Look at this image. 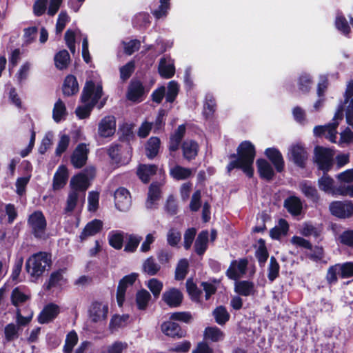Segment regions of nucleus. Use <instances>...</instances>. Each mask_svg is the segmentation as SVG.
I'll return each mask as SVG.
<instances>
[{
	"mask_svg": "<svg viewBox=\"0 0 353 353\" xmlns=\"http://www.w3.org/2000/svg\"><path fill=\"white\" fill-rule=\"evenodd\" d=\"M157 170V167L155 165H141L138 168L137 174L143 182L148 183L150 176L154 175Z\"/></svg>",
	"mask_w": 353,
	"mask_h": 353,
	"instance_id": "obj_35",
	"label": "nucleus"
},
{
	"mask_svg": "<svg viewBox=\"0 0 353 353\" xmlns=\"http://www.w3.org/2000/svg\"><path fill=\"white\" fill-rule=\"evenodd\" d=\"M160 188L158 185L152 184L150 186L148 199L145 203L147 208L152 209L154 207L157 201L160 198Z\"/></svg>",
	"mask_w": 353,
	"mask_h": 353,
	"instance_id": "obj_38",
	"label": "nucleus"
},
{
	"mask_svg": "<svg viewBox=\"0 0 353 353\" xmlns=\"http://www.w3.org/2000/svg\"><path fill=\"white\" fill-rule=\"evenodd\" d=\"M151 299L150 294L146 290H141L136 294V305L139 310H144L147 308Z\"/></svg>",
	"mask_w": 353,
	"mask_h": 353,
	"instance_id": "obj_42",
	"label": "nucleus"
},
{
	"mask_svg": "<svg viewBox=\"0 0 353 353\" xmlns=\"http://www.w3.org/2000/svg\"><path fill=\"white\" fill-rule=\"evenodd\" d=\"M59 313V307L54 303H50L45 306L38 316L40 323H48L52 321Z\"/></svg>",
	"mask_w": 353,
	"mask_h": 353,
	"instance_id": "obj_19",
	"label": "nucleus"
},
{
	"mask_svg": "<svg viewBox=\"0 0 353 353\" xmlns=\"http://www.w3.org/2000/svg\"><path fill=\"white\" fill-rule=\"evenodd\" d=\"M265 155L274 164L277 172H281L284 168V161L281 153L276 148H268L265 152Z\"/></svg>",
	"mask_w": 353,
	"mask_h": 353,
	"instance_id": "obj_24",
	"label": "nucleus"
},
{
	"mask_svg": "<svg viewBox=\"0 0 353 353\" xmlns=\"http://www.w3.org/2000/svg\"><path fill=\"white\" fill-rule=\"evenodd\" d=\"M299 190L305 197L313 202H317L319 200V195L316 188L309 181H303L299 185Z\"/></svg>",
	"mask_w": 353,
	"mask_h": 353,
	"instance_id": "obj_21",
	"label": "nucleus"
},
{
	"mask_svg": "<svg viewBox=\"0 0 353 353\" xmlns=\"http://www.w3.org/2000/svg\"><path fill=\"white\" fill-rule=\"evenodd\" d=\"M343 118V108H339L333 119V122L326 125L325 137L332 143L336 142L337 131L336 128L339 125L338 120H342Z\"/></svg>",
	"mask_w": 353,
	"mask_h": 353,
	"instance_id": "obj_16",
	"label": "nucleus"
},
{
	"mask_svg": "<svg viewBox=\"0 0 353 353\" xmlns=\"http://www.w3.org/2000/svg\"><path fill=\"white\" fill-rule=\"evenodd\" d=\"M68 178L67 168L64 165L59 166L54 175L53 189L57 190L63 188L67 183Z\"/></svg>",
	"mask_w": 353,
	"mask_h": 353,
	"instance_id": "obj_22",
	"label": "nucleus"
},
{
	"mask_svg": "<svg viewBox=\"0 0 353 353\" xmlns=\"http://www.w3.org/2000/svg\"><path fill=\"white\" fill-rule=\"evenodd\" d=\"M284 207L291 214L299 215L302 211L303 204L298 196L292 195L284 201Z\"/></svg>",
	"mask_w": 353,
	"mask_h": 353,
	"instance_id": "obj_23",
	"label": "nucleus"
},
{
	"mask_svg": "<svg viewBox=\"0 0 353 353\" xmlns=\"http://www.w3.org/2000/svg\"><path fill=\"white\" fill-rule=\"evenodd\" d=\"M159 147L160 139L159 138L155 137L150 138L145 146L147 157L149 159L155 157L159 152Z\"/></svg>",
	"mask_w": 353,
	"mask_h": 353,
	"instance_id": "obj_43",
	"label": "nucleus"
},
{
	"mask_svg": "<svg viewBox=\"0 0 353 353\" xmlns=\"http://www.w3.org/2000/svg\"><path fill=\"white\" fill-rule=\"evenodd\" d=\"M288 159L300 168H303L308 159L306 149L300 144L292 145L288 150Z\"/></svg>",
	"mask_w": 353,
	"mask_h": 353,
	"instance_id": "obj_6",
	"label": "nucleus"
},
{
	"mask_svg": "<svg viewBox=\"0 0 353 353\" xmlns=\"http://www.w3.org/2000/svg\"><path fill=\"white\" fill-rule=\"evenodd\" d=\"M188 266L189 263L188 260L183 259L179 261L175 271V279L176 280H182L185 277L188 273Z\"/></svg>",
	"mask_w": 353,
	"mask_h": 353,
	"instance_id": "obj_54",
	"label": "nucleus"
},
{
	"mask_svg": "<svg viewBox=\"0 0 353 353\" xmlns=\"http://www.w3.org/2000/svg\"><path fill=\"white\" fill-rule=\"evenodd\" d=\"M185 133V125H180L174 133L170 136L169 149L172 152L179 149L180 143Z\"/></svg>",
	"mask_w": 353,
	"mask_h": 353,
	"instance_id": "obj_28",
	"label": "nucleus"
},
{
	"mask_svg": "<svg viewBox=\"0 0 353 353\" xmlns=\"http://www.w3.org/2000/svg\"><path fill=\"white\" fill-rule=\"evenodd\" d=\"M51 256L47 252H40L32 255L26 263V270L32 281L37 280L50 267Z\"/></svg>",
	"mask_w": 353,
	"mask_h": 353,
	"instance_id": "obj_2",
	"label": "nucleus"
},
{
	"mask_svg": "<svg viewBox=\"0 0 353 353\" xmlns=\"http://www.w3.org/2000/svg\"><path fill=\"white\" fill-rule=\"evenodd\" d=\"M234 291L245 296L253 295L255 292L254 285L252 282L248 281H236L234 285Z\"/></svg>",
	"mask_w": 353,
	"mask_h": 353,
	"instance_id": "obj_29",
	"label": "nucleus"
},
{
	"mask_svg": "<svg viewBox=\"0 0 353 353\" xmlns=\"http://www.w3.org/2000/svg\"><path fill=\"white\" fill-rule=\"evenodd\" d=\"M334 152L329 148L317 146L314 149V161L323 172L330 170L333 163Z\"/></svg>",
	"mask_w": 353,
	"mask_h": 353,
	"instance_id": "obj_3",
	"label": "nucleus"
},
{
	"mask_svg": "<svg viewBox=\"0 0 353 353\" xmlns=\"http://www.w3.org/2000/svg\"><path fill=\"white\" fill-rule=\"evenodd\" d=\"M37 34V28L32 26L24 29L23 43L29 45L32 43Z\"/></svg>",
	"mask_w": 353,
	"mask_h": 353,
	"instance_id": "obj_61",
	"label": "nucleus"
},
{
	"mask_svg": "<svg viewBox=\"0 0 353 353\" xmlns=\"http://www.w3.org/2000/svg\"><path fill=\"white\" fill-rule=\"evenodd\" d=\"M70 141V138L68 135L65 134H59V140L55 150V154L57 156H61L66 151L69 146Z\"/></svg>",
	"mask_w": 353,
	"mask_h": 353,
	"instance_id": "obj_51",
	"label": "nucleus"
},
{
	"mask_svg": "<svg viewBox=\"0 0 353 353\" xmlns=\"http://www.w3.org/2000/svg\"><path fill=\"white\" fill-rule=\"evenodd\" d=\"M143 92V87L139 81L132 82L128 89V99L134 102L140 101Z\"/></svg>",
	"mask_w": 353,
	"mask_h": 353,
	"instance_id": "obj_32",
	"label": "nucleus"
},
{
	"mask_svg": "<svg viewBox=\"0 0 353 353\" xmlns=\"http://www.w3.org/2000/svg\"><path fill=\"white\" fill-rule=\"evenodd\" d=\"M128 319L129 315L128 314L114 315L110 321V327L114 329L123 327L128 323Z\"/></svg>",
	"mask_w": 353,
	"mask_h": 353,
	"instance_id": "obj_57",
	"label": "nucleus"
},
{
	"mask_svg": "<svg viewBox=\"0 0 353 353\" xmlns=\"http://www.w3.org/2000/svg\"><path fill=\"white\" fill-rule=\"evenodd\" d=\"M88 151L85 144L80 143L77 145L71 157V163L74 167L80 168L85 164Z\"/></svg>",
	"mask_w": 353,
	"mask_h": 353,
	"instance_id": "obj_14",
	"label": "nucleus"
},
{
	"mask_svg": "<svg viewBox=\"0 0 353 353\" xmlns=\"http://www.w3.org/2000/svg\"><path fill=\"white\" fill-rule=\"evenodd\" d=\"M116 131V120L113 116H106L98 125V134L101 137L112 136Z\"/></svg>",
	"mask_w": 353,
	"mask_h": 353,
	"instance_id": "obj_11",
	"label": "nucleus"
},
{
	"mask_svg": "<svg viewBox=\"0 0 353 353\" xmlns=\"http://www.w3.org/2000/svg\"><path fill=\"white\" fill-rule=\"evenodd\" d=\"M103 223L100 220L94 219L89 222L85 227L80 235V238L83 240L88 236H93L100 232Z\"/></svg>",
	"mask_w": 353,
	"mask_h": 353,
	"instance_id": "obj_30",
	"label": "nucleus"
},
{
	"mask_svg": "<svg viewBox=\"0 0 353 353\" xmlns=\"http://www.w3.org/2000/svg\"><path fill=\"white\" fill-rule=\"evenodd\" d=\"M67 116V110L64 103L59 99L54 104L52 110V118L56 123L65 120Z\"/></svg>",
	"mask_w": 353,
	"mask_h": 353,
	"instance_id": "obj_37",
	"label": "nucleus"
},
{
	"mask_svg": "<svg viewBox=\"0 0 353 353\" xmlns=\"http://www.w3.org/2000/svg\"><path fill=\"white\" fill-rule=\"evenodd\" d=\"M164 302L171 307L180 305L183 299L182 293L176 288H172L165 291L162 296Z\"/></svg>",
	"mask_w": 353,
	"mask_h": 353,
	"instance_id": "obj_18",
	"label": "nucleus"
},
{
	"mask_svg": "<svg viewBox=\"0 0 353 353\" xmlns=\"http://www.w3.org/2000/svg\"><path fill=\"white\" fill-rule=\"evenodd\" d=\"M14 241V237L7 236L5 230H0V256L10 252Z\"/></svg>",
	"mask_w": 353,
	"mask_h": 353,
	"instance_id": "obj_39",
	"label": "nucleus"
},
{
	"mask_svg": "<svg viewBox=\"0 0 353 353\" xmlns=\"http://www.w3.org/2000/svg\"><path fill=\"white\" fill-rule=\"evenodd\" d=\"M205 336L206 339L216 342L223 339V333L216 327H209L205 330Z\"/></svg>",
	"mask_w": 353,
	"mask_h": 353,
	"instance_id": "obj_53",
	"label": "nucleus"
},
{
	"mask_svg": "<svg viewBox=\"0 0 353 353\" xmlns=\"http://www.w3.org/2000/svg\"><path fill=\"white\" fill-rule=\"evenodd\" d=\"M21 328L14 323H9L4 328L5 339L8 341L17 339L19 336Z\"/></svg>",
	"mask_w": 353,
	"mask_h": 353,
	"instance_id": "obj_48",
	"label": "nucleus"
},
{
	"mask_svg": "<svg viewBox=\"0 0 353 353\" xmlns=\"http://www.w3.org/2000/svg\"><path fill=\"white\" fill-rule=\"evenodd\" d=\"M120 151L121 148L118 144L111 145L108 150V154L114 163L119 165L128 164L131 158V151L128 149L126 155L123 157L121 156Z\"/></svg>",
	"mask_w": 353,
	"mask_h": 353,
	"instance_id": "obj_15",
	"label": "nucleus"
},
{
	"mask_svg": "<svg viewBox=\"0 0 353 353\" xmlns=\"http://www.w3.org/2000/svg\"><path fill=\"white\" fill-rule=\"evenodd\" d=\"M147 287L152 292L154 297H158L163 289V283L157 279H150L147 283Z\"/></svg>",
	"mask_w": 353,
	"mask_h": 353,
	"instance_id": "obj_55",
	"label": "nucleus"
},
{
	"mask_svg": "<svg viewBox=\"0 0 353 353\" xmlns=\"http://www.w3.org/2000/svg\"><path fill=\"white\" fill-rule=\"evenodd\" d=\"M213 316L216 322L219 325H224L230 319V314L223 306H219L213 311Z\"/></svg>",
	"mask_w": 353,
	"mask_h": 353,
	"instance_id": "obj_49",
	"label": "nucleus"
},
{
	"mask_svg": "<svg viewBox=\"0 0 353 353\" xmlns=\"http://www.w3.org/2000/svg\"><path fill=\"white\" fill-rule=\"evenodd\" d=\"M79 91V84L75 77L68 75L66 77L63 85V92L64 95L71 96Z\"/></svg>",
	"mask_w": 353,
	"mask_h": 353,
	"instance_id": "obj_31",
	"label": "nucleus"
},
{
	"mask_svg": "<svg viewBox=\"0 0 353 353\" xmlns=\"http://www.w3.org/2000/svg\"><path fill=\"white\" fill-rule=\"evenodd\" d=\"M179 90V84L175 81H171L168 85V92L166 94V100L168 102H172L178 94Z\"/></svg>",
	"mask_w": 353,
	"mask_h": 353,
	"instance_id": "obj_58",
	"label": "nucleus"
},
{
	"mask_svg": "<svg viewBox=\"0 0 353 353\" xmlns=\"http://www.w3.org/2000/svg\"><path fill=\"white\" fill-rule=\"evenodd\" d=\"M248 261L246 259L234 260L227 270L226 275L231 279L237 281L246 272Z\"/></svg>",
	"mask_w": 353,
	"mask_h": 353,
	"instance_id": "obj_10",
	"label": "nucleus"
},
{
	"mask_svg": "<svg viewBox=\"0 0 353 353\" xmlns=\"http://www.w3.org/2000/svg\"><path fill=\"white\" fill-rule=\"evenodd\" d=\"M137 274L132 273L124 276L119 282L117 292V301L119 306L121 307L125 301V294L127 289L131 287L137 278Z\"/></svg>",
	"mask_w": 353,
	"mask_h": 353,
	"instance_id": "obj_8",
	"label": "nucleus"
},
{
	"mask_svg": "<svg viewBox=\"0 0 353 353\" xmlns=\"http://www.w3.org/2000/svg\"><path fill=\"white\" fill-rule=\"evenodd\" d=\"M30 68L31 64L29 62L24 63L20 67L19 71L15 75L19 83H23L28 78Z\"/></svg>",
	"mask_w": 353,
	"mask_h": 353,
	"instance_id": "obj_59",
	"label": "nucleus"
},
{
	"mask_svg": "<svg viewBox=\"0 0 353 353\" xmlns=\"http://www.w3.org/2000/svg\"><path fill=\"white\" fill-rule=\"evenodd\" d=\"M63 283V277L60 272H53L46 284V289L50 290L52 288L61 286Z\"/></svg>",
	"mask_w": 353,
	"mask_h": 353,
	"instance_id": "obj_56",
	"label": "nucleus"
},
{
	"mask_svg": "<svg viewBox=\"0 0 353 353\" xmlns=\"http://www.w3.org/2000/svg\"><path fill=\"white\" fill-rule=\"evenodd\" d=\"M69 61L70 55L68 52L65 50H61L54 57L55 65L60 70L65 68Z\"/></svg>",
	"mask_w": 353,
	"mask_h": 353,
	"instance_id": "obj_47",
	"label": "nucleus"
},
{
	"mask_svg": "<svg viewBox=\"0 0 353 353\" xmlns=\"http://www.w3.org/2000/svg\"><path fill=\"white\" fill-rule=\"evenodd\" d=\"M127 347L126 343L116 341L112 345H108L101 353H122L123 350L126 349Z\"/></svg>",
	"mask_w": 353,
	"mask_h": 353,
	"instance_id": "obj_64",
	"label": "nucleus"
},
{
	"mask_svg": "<svg viewBox=\"0 0 353 353\" xmlns=\"http://www.w3.org/2000/svg\"><path fill=\"white\" fill-rule=\"evenodd\" d=\"M108 303L102 301H94L89 309V316L94 323L102 322L107 319L108 314Z\"/></svg>",
	"mask_w": 353,
	"mask_h": 353,
	"instance_id": "obj_7",
	"label": "nucleus"
},
{
	"mask_svg": "<svg viewBox=\"0 0 353 353\" xmlns=\"http://www.w3.org/2000/svg\"><path fill=\"white\" fill-rule=\"evenodd\" d=\"M85 200V196H83L79 192H76L74 190H70L67 200L66 205L64 209L65 213H70L74 211L78 204L82 201Z\"/></svg>",
	"mask_w": 353,
	"mask_h": 353,
	"instance_id": "obj_27",
	"label": "nucleus"
},
{
	"mask_svg": "<svg viewBox=\"0 0 353 353\" xmlns=\"http://www.w3.org/2000/svg\"><path fill=\"white\" fill-rule=\"evenodd\" d=\"M289 229V225L285 219H280L278 225L273 228L270 232V236L274 239H279L285 236Z\"/></svg>",
	"mask_w": 353,
	"mask_h": 353,
	"instance_id": "obj_40",
	"label": "nucleus"
},
{
	"mask_svg": "<svg viewBox=\"0 0 353 353\" xmlns=\"http://www.w3.org/2000/svg\"><path fill=\"white\" fill-rule=\"evenodd\" d=\"M258 171L261 176L267 180H270L274 176V170L272 165L265 159H259L256 161Z\"/></svg>",
	"mask_w": 353,
	"mask_h": 353,
	"instance_id": "obj_34",
	"label": "nucleus"
},
{
	"mask_svg": "<svg viewBox=\"0 0 353 353\" xmlns=\"http://www.w3.org/2000/svg\"><path fill=\"white\" fill-rule=\"evenodd\" d=\"M28 223L36 237L42 238L44 236L46 221L42 212L35 211L32 213L29 216Z\"/></svg>",
	"mask_w": 353,
	"mask_h": 353,
	"instance_id": "obj_4",
	"label": "nucleus"
},
{
	"mask_svg": "<svg viewBox=\"0 0 353 353\" xmlns=\"http://www.w3.org/2000/svg\"><path fill=\"white\" fill-rule=\"evenodd\" d=\"M141 240L142 237L141 236L130 234L125 245L124 251L130 253L134 252Z\"/></svg>",
	"mask_w": 353,
	"mask_h": 353,
	"instance_id": "obj_50",
	"label": "nucleus"
},
{
	"mask_svg": "<svg viewBox=\"0 0 353 353\" xmlns=\"http://www.w3.org/2000/svg\"><path fill=\"white\" fill-rule=\"evenodd\" d=\"M158 71L161 77L170 79L174 75L175 68L174 61L170 57H163L160 59Z\"/></svg>",
	"mask_w": 353,
	"mask_h": 353,
	"instance_id": "obj_17",
	"label": "nucleus"
},
{
	"mask_svg": "<svg viewBox=\"0 0 353 353\" xmlns=\"http://www.w3.org/2000/svg\"><path fill=\"white\" fill-rule=\"evenodd\" d=\"M334 181L327 174H324L318 180V185L321 190L332 195L338 194V188L334 187Z\"/></svg>",
	"mask_w": 353,
	"mask_h": 353,
	"instance_id": "obj_25",
	"label": "nucleus"
},
{
	"mask_svg": "<svg viewBox=\"0 0 353 353\" xmlns=\"http://www.w3.org/2000/svg\"><path fill=\"white\" fill-rule=\"evenodd\" d=\"M339 240L341 244L353 248V230H348L343 232L339 236Z\"/></svg>",
	"mask_w": 353,
	"mask_h": 353,
	"instance_id": "obj_63",
	"label": "nucleus"
},
{
	"mask_svg": "<svg viewBox=\"0 0 353 353\" xmlns=\"http://www.w3.org/2000/svg\"><path fill=\"white\" fill-rule=\"evenodd\" d=\"M89 181V177L84 173L73 176L70 183V190H74L85 196V191L90 185Z\"/></svg>",
	"mask_w": 353,
	"mask_h": 353,
	"instance_id": "obj_13",
	"label": "nucleus"
},
{
	"mask_svg": "<svg viewBox=\"0 0 353 353\" xmlns=\"http://www.w3.org/2000/svg\"><path fill=\"white\" fill-rule=\"evenodd\" d=\"M124 232L121 231H111L109 232L108 239L110 246L116 250H121L123 247Z\"/></svg>",
	"mask_w": 353,
	"mask_h": 353,
	"instance_id": "obj_36",
	"label": "nucleus"
},
{
	"mask_svg": "<svg viewBox=\"0 0 353 353\" xmlns=\"http://www.w3.org/2000/svg\"><path fill=\"white\" fill-rule=\"evenodd\" d=\"M99 91V97L96 99V103L102 95V86L100 84L95 85L93 81H90L86 82L83 88L81 101L83 103H90L95 97V94Z\"/></svg>",
	"mask_w": 353,
	"mask_h": 353,
	"instance_id": "obj_12",
	"label": "nucleus"
},
{
	"mask_svg": "<svg viewBox=\"0 0 353 353\" xmlns=\"http://www.w3.org/2000/svg\"><path fill=\"white\" fill-rule=\"evenodd\" d=\"M331 214L340 219L353 215V203L350 201H333L329 206Z\"/></svg>",
	"mask_w": 353,
	"mask_h": 353,
	"instance_id": "obj_5",
	"label": "nucleus"
},
{
	"mask_svg": "<svg viewBox=\"0 0 353 353\" xmlns=\"http://www.w3.org/2000/svg\"><path fill=\"white\" fill-rule=\"evenodd\" d=\"M77 342V334L74 331L69 332L66 336L65 345L63 347L64 353H72V349Z\"/></svg>",
	"mask_w": 353,
	"mask_h": 353,
	"instance_id": "obj_52",
	"label": "nucleus"
},
{
	"mask_svg": "<svg viewBox=\"0 0 353 353\" xmlns=\"http://www.w3.org/2000/svg\"><path fill=\"white\" fill-rule=\"evenodd\" d=\"M192 174L190 168L176 165L170 169V176L175 180L181 181L188 179Z\"/></svg>",
	"mask_w": 353,
	"mask_h": 353,
	"instance_id": "obj_33",
	"label": "nucleus"
},
{
	"mask_svg": "<svg viewBox=\"0 0 353 353\" xmlns=\"http://www.w3.org/2000/svg\"><path fill=\"white\" fill-rule=\"evenodd\" d=\"M208 241V231H202L198 235L196 240L195 241V251L196 252L201 255L203 254L206 248H207V244Z\"/></svg>",
	"mask_w": 353,
	"mask_h": 353,
	"instance_id": "obj_44",
	"label": "nucleus"
},
{
	"mask_svg": "<svg viewBox=\"0 0 353 353\" xmlns=\"http://www.w3.org/2000/svg\"><path fill=\"white\" fill-rule=\"evenodd\" d=\"M183 157L190 161L194 159L199 151V145L196 142L192 140H185L181 145Z\"/></svg>",
	"mask_w": 353,
	"mask_h": 353,
	"instance_id": "obj_26",
	"label": "nucleus"
},
{
	"mask_svg": "<svg viewBox=\"0 0 353 353\" xmlns=\"http://www.w3.org/2000/svg\"><path fill=\"white\" fill-rule=\"evenodd\" d=\"M341 278H350L353 276V262L338 263Z\"/></svg>",
	"mask_w": 353,
	"mask_h": 353,
	"instance_id": "obj_62",
	"label": "nucleus"
},
{
	"mask_svg": "<svg viewBox=\"0 0 353 353\" xmlns=\"http://www.w3.org/2000/svg\"><path fill=\"white\" fill-rule=\"evenodd\" d=\"M99 91L95 94L94 99H92L90 103H84V105L77 108L76 114L79 119H85L89 117L93 107L96 104V99L99 97Z\"/></svg>",
	"mask_w": 353,
	"mask_h": 353,
	"instance_id": "obj_45",
	"label": "nucleus"
},
{
	"mask_svg": "<svg viewBox=\"0 0 353 353\" xmlns=\"http://www.w3.org/2000/svg\"><path fill=\"white\" fill-rule=\"evenodd\" d=\"M116 208L121 212L128 211L131 206V197L128 190L124 188H118L114 192Z\"/></svg>",
	"mask_w": 353,
	"mask_h": 353,
	"instance_id": "obj_9",
	"label": "nucleus"
},
{
	"mask_svg": "<svg viewBox=\"0 0 353 353\" xmlns=\"http://www.w3.org/2000/svg\"><path fill=\"white\" fill-rule=\"evenodd\" d=\"M238 158L231 161L228 167L230 172L234 168H241L249 177L253 175V163L255 158L254 145L248 141L242 142L237 148Z\"/></svg>",
	"mask_w": 353,
	"mask_h": 353,
	"instance_id": "obj_1",
	"label": "nucleus"
},
{
	"mask_svg": "<svg viewBox=\"0 0 353 353\" xmlns=\"http://www.w3.org/2000/svg\"><path fill=\"white\" fill-rule=\"evenodd\" d=\"M161 330L165 335L171 337L182 338L186 335V332L172 321L164 322L161 325Z\"/></svg>",
	"mask_w": 353,
	"mask_h": 353,
	"instance_id": "obj_20",
	"label": "nucleus"
},
{
	"mask_svg": "<svg viewBox=\"0 0 353 353\" xmlns=\"http://www.w3.org/2000/svg\"><path fill=\"white\" fill-rule=\"evenodd\" d=\"M30 299V295L24 293L19 288H14L11 294L12 303L19 308L18 307L26 302Z\"/></svg>",
	"mask_w": 353,
	"mask_h": 353,
	"instance_id": "obj_46",
	"label": "nucleus"
},
{
	"mask_svg": "<svg viewBox=\"0 0 353 353\" xmlns=\"http://www.w3.org/2000/svg\"><path fill=\"white\" fill-rule=\"evenodd\" d=\"M335 25L336 28L344 34H349L350 31V26L347 24L346 19L341 14H338L336 17Z\"/></svg>",
	"mask_w": 353,
	"mask_h": 353,
	"instance_id": "obj_60",
	"label": "nucleus"
},
{
	"mask_svg": "<svg viewBox=\"0 0 353 353\" xmlns=\"http://www.w3.org/2000/svg\"><path fill=\"white\" fill-rule=\"evenodd\" d=\"M160 265L155 261V259L150 256L146 259L142 265V269L144 273L153 276L158 273L160 270Z\"/></svg>",
	"mask_w": 353,
	"mask_h": 353,
	"instance_id": "obj_41",
	"label": "nucleus"
}]
</instances>
